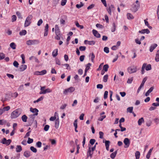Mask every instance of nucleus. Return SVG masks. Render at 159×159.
Returning a JSON list of instances; mask_svg holds the SVG:
<instances>
[{"label":"nucleus","instance_id":"obj_46","mask_svg":"<svg viewBox=\"0 0 159 159\" xmlns=\"http://www.w3.org/2000/svg\"><path fill=\"white\" fill-rule=\"evenodd\" d=\"M40 75H43L46 74L47 73V71L46 70H44L42 71H39Z\"/></svg>","mask_w":159,"mask_h":159},{"label":"nucleus","instance_id":"obj_2","mask_svg":"<svg viewBox=\"0 0 159 159\" xmlns=\"http://www.w3.org/2000/svg\"><path fill=\"white\" fill-rule=\"evenodd\" d=\"M128 72L130 74L135 73L137 70V68L136 66L132 65L129 66L127 69Z\"/></svg>","mask_w":159,"mask_h":159},{"label":"nucleus","instance_id":"obj_12","mask_svg":"<svg viewBox=\"0 0 159 159\" xmlns=\"http://www.w3.org/2000/svg\"><path fill=\"white\" fill-rule=\"evenodd\" d=\"M92 32L94 36L97 38H98L100 37V34L98 33V32L97 30H93Z\"/></svg>","mask_w":159,"mask_h":159},{"label":"nucleus","instance_id":"obj_31","mask_svg":"<svg viewBox=\"0 0 159 159\" xmlns=\"http://www.w3.org/2000/svg\"><path fill=\"white\" fill-rule=\"evenodd\" d=\"M147 77H144L143 79V81H142V82L141 84H140V85L141 86L143 87L144 85V84L145 83V82L147 80Z\"/></svg>","mask_w":159,"mask_h":159},{"label":"nucleus","instance_id":"obj_61","mask_svg":"<svg viewBox=\"0 0 159 159\" xmlns=\"http://www.w3.org/2000/svg\"><path fill=\"white\" fill-rule=\"evenodd\" d=\"M133 80V78H129V79H128L127 81V83L128 84H131Z\"/></svg>","mask_w":159,"mask_h":159},{"label":"nucleus","instance_id":"obj_45","mask_svg":"<svg viewBox=\"0 0 159 159\" xmlns=\"http://www.w3.org/2000/svg\"><path fill=\"white\" fill-rule=\"evenodd\" d=\"M157 106H155L152 105V106L149 108V110L150 111H152L153 110H154L156 108V107Z\"/></svg>","mask_w":159,"mask_h":159},{"label":"nucleus","instance_id":"obj_23","mask_svg":"<svg viewBox=\"0 0 159 159\" xmlns=\"http://www.w3.org/2000/svg\"><path fill=\"white\" fill-rule=\"evenodd\" d=\"M144 122V120L143 117L139 119L138 121V124L139 125H141Z\"/></svg>","mask_w":159,"mask_h":159},{"label":"nucleus","instance_id":"obj_51","mask_svg":"<svg viewBox=\"0 0 159 159\" xmlns=\"http://www.w3.org/2000/svg\"><path fill=\"white\" fill-rule=\"evenodd\" d=\"M18 95V94L17 92H15L12 93L11 94L12 97L14 98H16Z\"/></svg>","mask_w":159,"mask_h":159},{"label":"nucleus","instance_id":"obj_25","mask_svg":"<svg viewBox=\"0 0 159 159\" xmlns=\"http://www.w3.org/2000/svg\"><path fill=\"white\" fill-rule=\"evenodd\" d=\"M127 18L128 19H134V17L131 14L128 13L127 14Z\"/></svg>","mask_w":159,"mask_h":159},{"label":"nucleus","instance_id":"obj_55","mask_svg":"<svg viewBox=\"0 0 159 159\" xmlns=\"http://www.w3.org/2000/svg\"><path fill=\"white\" fill-rule=\"evenodd\" d=\"M10 107L9 106H7L6 107H5L3 108V109L4 110V111H8L10 110Z\"/></svg>","mask_w":159,"mask_h":159},{"label":"nucleus","instance_id":"obj_37","mask_svg":"<svg viewBox=\"0 0 159 159\" xmlns=\"http://www.w3.org/2000/svg\"><path fill=\"white\" fill-rule=\"evenodd\" d=\"M5 55L2 52H0V60L3 59L5 57Z\"/></svg>","mask_w":159,"mask_h":159},{"label":"nucleus","instance_id":"obj_47","mask_svg":"<svg viewBox=\"0 0 159 159\" xmlns=\"http://www.w3.org/2000/svg\"><path fill=\"white\" fill-rule=\"evenodd\" d=\"M16 14L17 15L18 18H19L22 19V16L21 14L20 13L19 11H17L16 12Z\"/></svg>","mask_w":159,"mask_h":159},{"label":"nucleus","instance_id":"obj_58","mask_svg":"<svg viewBox=\"0 0 159 159\" xmlns=\"http://www.w3.org/2000/svg\"><path fill=\"white\" fill-rule=\"evenodd\" d=\"M106 117V115L101 116L99 118L98 120L100 121H102Z\"/></svg>","mask_w":159,"mask_h":159},{"label":"nucleus","instance_id":"obj_9","mask_svg":"<svg viewBox=\"0 0 159 159\" xmlns=\"http://www.w3.org/2000/svg\"><path fill=\"white\" fill-rule=\"evenodd\" d=\"M144 65V69L148 71L151 70L152 66L150 64H147L146 63H144L143 64V66Z\"/></svg>","mask_w":159,"mask_h":159},{"label":"nucleus","instance_id":"obj_48","mask_svg":"<svg viewBox=\"0 0 159 159\" xmlns=\"http://www.w3.org/2000/svg\"><path fill=\"white\" fill-rule=\"evenodd\" d=\"M36 146L39 148L41 147L42 146V143L40 141L37 142L36 143Z\"/></svg>","mask_w":159,"mask_h":159},{"label":"nucleus","instance_id":"obj_60","mask_svg":"<svg viewBox=\"0 0 159 159\" xmlns=\"http://www.w3.org/2000/svg\"><path fill=\"white\" fill-rule=\"evenodd\" d=\"M43 20L42 19H40L38 22L37 25L39 26H40L41 24L43 23Z\"/></svg>","mask_w":159,"mask_h":159},{"label":"nucleus","instance_id":"obj_14","mask_svg":"<svg viewBox=\"0 0 159 159\" xmlns=\"http://www.w3.org/2000/svg\"><path fill=\"white\" fill-rule=\"evenodd\" d=\"M59 118H57L55 121V127L56 129H57L59 127Z\"/></svg>","mask_w":159,"mask_h":159},{"label":"nucleus","instance_id":"obj_33","mask_svg":"<svg viewBox=\"0 0 159 159\" xmlns=\"http://www.w3.org/2000/svg\"><path fill=\"white\" fill-rule=\"evenodd\" d=\"M109 68V66L108 65L106 64L103 66V70H104L105 71H107L108 69Z\"/></svg>","mask_w":159,"mask_h":159},{"label":"nucleus","instance_id":"obj_21","mask_svg":"<svg viewBox=\"0 0 159 159\" xmlns=\"http://www.w3.org/2000/svg\"><path fill=\"white\" fill-rule=\"evenodd\" d=\"M58 55V49H55L52 52V55L53 57H56Z\"/></svg>","mask_w":159,"mask_h":159},{"label":"nucleus","instance_id":"obj_13","mask_svg":"<svg viewBox=\"0 0 159 159\" xmlns=\"http://www.w3.org/2000/svg\"><path fill=\"white\" fill-rule=\"evenodd\" d=\"M139 33L141 34H144L146 33L147 34H148L150 33V32L148 29H147L142 30H139Z\"/></svg>","mask_w":159,"mask_h":159},{"label":"nucleus","instance_id":"obj_11","mask_svg":"<svg viewBox=\"0 0 159 159\" xmlns=\"http://www.w3.org/2000/svg\"><path fill=\"white\" fill-rule=\"evenodd\" d=\"M134 10L135 11L138 9L140 6L138 0H137L135 2V4L134 5Z\"/></svg>","mask_w":159,"mask_h":159},{"label":"nucleus","instance_id":"obj_53","mask_svg":"<svg viewBox=\"0 0 159 159\" xmlns=\"http://www.w3.org/2000/svg\"><path fill=\"white\" fill-rule=\"evenodd\" d=\"M99 138L101 139H103V136L104 135V133L103 132L100 131L99 132Z\"/></svg>","mask_w":159,"mask_h":159},{"label":"nucleus","instance_id":"obj_38","mask_svg":"<svg viewBox=\"0 0 159 159\" xmlns=\"http://www.w3.org/2000/svg\"><path fill=\"white\" fill-rule=\"evenodd\" d=\"M43 98V96H41L39 98H38L37 100L34 101V103H36V102H38L42 100Z\"/></svg>","mask_w":159,"mask_h":159},{"label":"nucleus","instance_id":"obj_64","mask_svg":"<svg viewBox=\"0 0 159 159\" xmlns=\"http://www.w3.org/2000/svg\"><path fill=\"white\" fill-rule=\"evenodd\" d=\"M95 142V140L94 139H91L90 140V143L92 145H93Z\"/></svg>","mask_w":159,"mask_h":159},{"label":"nucleus","instance_id":"obj_20","mask_svg":"<svg viewBox=\"0 0 159 159\" xmlns=\"http://www.w3.org/2000/svg\"><path fill=\"white\" fill-rule=\"evenodd\" d=\"M153 148H151L150 149L148 152V153L146 155V158L148 159H149V158L150 157V155H151V153L152 152V151L153 150Z\"/></svg>","mask_w":159,"mask_h":159},{"label":"nucleus","instance_id":"obj_26","mask_svg":"<svg viewBox=\"0 0 159 159\" xmlns=\"http://www.w3.org/2000/svg\"><path fill=\"white\" fill-rule=\"evenodd\" d=\"M117 153V151H116L111 153L110 155V157L112 159H114L115 158V157H116V155Z\"/></svg>","mask_w":159,"mask_h":159},{"label":"nucleus","instance_id":"obj_57","mask_svg":"<svg viewBox=\"0 0 159 159\" xmlns=\"http://www.w3.org/2000/svg\"><path fill=\"white\" fill-rule=\"evenodd\" d=\"M108 94V92L107 91H105L104 93V99H106L107 97V95Z\"/></svg>","mask_w":159,"mask_h":159},{"label":"nucleus","instance_id":"obj_43","mask_svg":"<svg viewBox=\"0 0 159 159\" xmlns=\"http://www.w3.org/2000/svg\"><path fill=\"white\" fill-rule=\"evenodd\" d=\"M108 78V75H104L103 78V80L104 82H106L107 81Z\"/></svg>","mask_w":159,"mask_h":159},{"label":"nucleus","instance_id":"obj_39","mask_svg":"<svg viewBox=\"0 0 159 159\" xmlns=\"http://www.w3.org/2000/svg\"><path fill=\"white\" fill-rule=\"evenodd\" d=\"M75 25L77 27L80 28V29H82L84 28L83 26L80 25L78 22H76Z\"/></svg>","mask_w":159,"mask_h":159},{"label":"nucleus","instance_id":"obj_36","mask_svg":"<svg viewBox=\"0 0 159 159\" xmlns=\"http://www.w3.org/2000/svg\"><path fill=\"white\" fill-rule=\"evenodd\" d=\"M90 56L91 57V60L93 62H94V59L95 58V55L93 53H92L91 54H90Z\"/></svg>","mask_w":159,"mask_h":159},{"label":"nucleus","instance_id":"obj_42","mask_svg":"<svg viewBox=\"0 0 159 159\" xmlns=\"http://www.w3.org/2000/svg\"><path fill=\"white\" fill-rule=\"evenodd\" d=\"M133 110V107H130L128 108L127 109V111L130 113H132Z\"/></svg>","mask_w":159,"mask_h":159},{"label":"nucleus","instance_id":"obj_4","mask_svg":"<svg viewBox=\"0 0 159 159\" xmlns=\"http://www.w3.org/2000/svg\"><path fill=\"white\" fill-rule=\"evenodd\" d=\"M96 148V145H94L93 147H89V150L87 152V157L90 156L91 158L92 157V155L93 154V151L95 150Z\"/></svg>","mask_w":159,"mask_h":159},{"label":"nucleus","instance_id":"obj_50","mask_svg":"<svg viewBox=\"0 0 159 159\" xmlns=\"http://www.w3.org/2000/svg\"><path fill=\"white\" fill-rule=\"evenodd\" d=\"M67 2V0H62L61 2V5L64 6L66 5Z\"/></svg>","mask_w":159,"mask_h":159},{"label":"nucleus","instance_id":"obj_40","mask_svg":"<svg viewBox=\"0 0 159 159\" xmlns=\"http://www.w3.org/2000/svg\"><path fill=\"white\" fill-rule=\"evenodd\" d=\"M21 57L22 59V63L23 64H24L25 63V56L24 54H22L21 55Z\"/></svg>","mask_w":159,"mask_h":159},{"label":"nucleus","instance_id":"obj_34","mask_svg":"<svg viewBox=\"0 0 159 159\" xmlns=\"http://www.w3.org/2000/svg\"><path fill=\"white\" fill-rule=\"evenodd\" d=\"M31 23V22L26 20L24 24L25 27H26L30 25Z\"/></svg>","mask_w":159,"mask_h":159},{"label":"nucleus","instance_id":"obj_15","mask_svg":"<svg viewBox=\"0 0 159 159\" xmlns=\"http://www.w3.org/2000/svg\"><path fill=\"white\" fill-rule=\"evenodd\" d=\"M157 46L156 43H154L152 44L150 47L149 50L150 52H152L154 49Z\"/></svg>","mask_w":159,"mask_h":159},{"label":"nucleus","instance_id":"obj_30","mask_svg":"<svg viewBox=\"0 0 159 159\" xmlns=\"http://www.w3.org/2000/svg\"><path fill=\"white\" fill-rule=\"evenodd\" d=\"M27 32L25 30H22L21 31H20L19 33V34L20 35H24L26 34Z\"/></svg>","mask_w":159,"mask_h":159},{"label":"nucleus","instance_id":"obj_49","mask_svg":"<svg viewBox=\"0 0 159 159\" xmlns=\"http://www.w3.org/2000/svg\"><path fill=\"white\" fill-rule=\"evenodd\" d=\"M7 121L4 120H0V125H3L4 124L6 123Z\"/></svg>","mask_w":159,"mask_h":159},{"label":"nucleus","instance_id":"obj_6","mask_svg":"<svg viewBox=\"0 0 159 159\" xmlns=\"http://www.w3.org/2000/svg\"><path fill=\"white\" fill-rule=\"evenodd\" d=\"M39 43V41L36 39L29 40L26 41V43L28 45H31L35 44H37Z\"/></svg>","mask_w":159,"mask_h":159},{"label":"nucleus","instance_id":"obj_19","mask_svg":"<svg viewBox=\"0 0 159 159\" xmlns=\"http://www.w3.org/2000/svg\"><path fill=\"white\" fill-rule=\"evenodd\" d=\"M55 31L56 35L60 33V29L58 25H56L55 26Z\"/></svg>","mask_w":159,"mask_h":159},{"label":"nucleus","instance_id":"obj_52","mask_svg":"<svg viewBox=\"0 0 159 159\" xmlns=\"http://www.w3.org/2000/svg\"><path fill=\"white\" fill-rule=\"evenodd\" d=\"M33 142V140L32 139H31L30 138H28V140L27 143L29 144H30L32 143Z\"/></svg>","mask_w":159,"mask_h":159},{"label":"nucleus","instance_id":"obj_24","mask_svg":"<svg viewBox=\"0 0 159 159\" xmlns=\"http://www.w3.org/2000/svg\"><path fill=\"white\" fill-rule=\"evenodd\" d=\"M22 150V147L20 145H17L16 148V151L17 152H20Z\"/></svg>","mask_w":159,"mask_h":159},{"label":"nucleus","instance_id":"obj_44","mask_svg":"<svg viewBox=\"0 0 159 159\" xmlns=\"http://www.w3.org/2000/svg\"><path fill=\"white\" fill-rule=\"evenodd\" d=\"M32 17V16L31 15H29L27 17L26 20H27L28 21H30L31 22V20Z\"/></svg>","mask_w":159,"mask_h":159},{"label":"nucleus","instance_id":"obj_41","mask_svg":"<svg viewBox=\"0 0 159 159\" xmlns=\"http://www.w3.org/2000/svg\"><path fill=\"white\" fill-rule=\"evenodd\" d=\"M30 149L34 152L36 153L37 152V149L33 146H31L30 147Z\"/></svg>","mask_w":159,"mask_h":159},{"label":"nucleus","instance_id":"obj_63","mask_svg":"<svg viewBox=\"0 0 159 159\" xmlns=\"http://www.w3.org/2000/svg\"><path fill=\"white\" fill-rule=\"evenodd\" d=\"M118 46H117L116 45H115V46H113L112 47H111V49L113 50H117L118 48Z\"/></svg>","mask_w":159,"mask_h":159},{"label":"nucleus","instance_id":"obj_32","mask_svg":"<svg viewBox=\"0 0 159 159\" xmlns=\"http://www.w3.org/2000/svg\"><path fill=\"white\" fill-rule=\"evenodd\" d=\"M113 27L111 29V31L112 32H114L116 30V26L115 23H114L112 24Z\"/></svg>","mask_w":159,"mask_h":159},{"label":"nucleus","instance_id":"obj_8","mask_svg":"<svg viewBox=\"0 0 159 159\" xmlns=\"http://www.w3.org/2000/svg\"><path fill=\"white\" fill-rule=\"evenodd\" d=\"M11 142V139L7 140L6 138H4L2 140V141L1 142L3 144H6L7 145H8L10 144Z\"/></svg>","mask_w":159,"mask_h":159},{"label":"nucleus","instance_id":"obj_62","mask_svg":"<svg viewBox=\"0 0 159 159\" xmlns=\"http://www.w3.org/2000/svg\"><path fill=\"white\" fill-rule=\"evenodd\" d=\"M96 26L97 28H98L100 29H102L103 28V26L102 25L99 24H97L96 25Z\"/></svg>","mask_w":159,"mask_h":159},{"label":"nucleus","instance_id":"obj_3","mask_svg":"<svg viewBox=\"0 0 159 159\" xmlns=\"http://www.w3.org/2000/svg\"><path fill=\"white\" fill-rule=\"evenodd\" d=\"M45 86L41 87L40 88L41 91L39 93L40 94H45L47 93H49L52 92V90L49 88L45 89Z\"/></svg>","mask_w":159,"mask_h":159},{"label":"nucleus","instance_id":"obj_1","mask_svg":"<svg viewBox=\"0 0 159 159\" xmlns=\"http://www.w3.org/2000/svg\"><path fill=\"white\" fill-rule=\"evenodd\" d=\"M21 112L20 110L17 109L12 111L11 115V119H15L18 117L20 114Z\"/></svg>","mask_w":159,"mask_h":159},{"label":"nucleus","instance_id":"obj_59","mask_svg":"<svg viewBox=\"0 0 159 159\" xmlns=\"http://www.w3.org/2000/svg\"><path fill=\"white\" fill-rule=\"evenodd\" d=\"M104 51L106 53L109 52V48L108 47H105L104 48Z\"/></svg>","mask_w":159,"mask_h":159},{"label":"nucleus","instance_id":"obj_28","mask_svg":"<svg viewBox=\"0 0 159 159\" xmlns=\"http://www.w3.org/2000/svg\"><path fill=\"white\" fill-rule=\"evenodd\" d=\"M91 66V64L90 63H88L86 66V67L85 70V73H86L87 71L89 70L90 68V66Z\"/></svg>","mask_w":159,"mask_h":159},{"label":"nucleus","instance_id":"obj_7","mask_svg":"<svg viewBox=\"0 0 159 159\" xmlns=\"http://www.w3.org/2000/svg\"><path fill=\"white\" fill-rule=\"evenodd\" d=\"M124 143L125 144L124 147L125 148H127L129 147L130 143V141L128 138H125L124 139Z\"/></svg>","mask_w":159,"mask_h":159},{"label":"nucleus","instance_id":"obj_17","mask_svg":"<svg viewBox=\"0 0 159 159\" xmlns=\"http://www.w3.org/2000/svg\"><path fill=\"white\" fill-rule=\"evenodd\" d=\"M27 66L25 65H22L20 67L19 69L20 71H22L25 70Z\"/></svg>","mask_w":159,"mask_h":159},{"label":"nucleus","instance_id":"obj_35","mask_svg":"<svg viewBox=\"0 0 159 159\" xmlns=\"http://www.w3.org/2000/svg\"><path fill=\"white\" fill-rule=\"evenodd\" d=\"M27 119V117L25 115H23L21 117L22 121L24 122H26Z\"/></svg>","mask_w":159,"mask_h":159},{"label":"nucleus","instance_id":"obj_10","mask_svg":"<svg viewBox=\"0 0 159 159\" xmlns=\"http://www.w3.org/2000/svg\"><path fill=\"white\" fill-rule=\"evenodd\" d=\"M30 111L31 112L34 113V115L37 116L38 115L39 110L37 109L31 107L30 108Z\"/></svg>","mask_w":159,"mask_h":159},{"label":"nucleus","instance_id":"obj_29","mask_svg":"<svg viewBox=\"0 0 159 159\" xmlns=\"http://www.w3.org/2000/svg\"><path fill=\"white\" fill-rule=\"evenodd\" d=\"M140 153L139 151H137L135 153V156L136 159H139L140 157Z\"/></svg>","mask_w":159,"mask_h":159},{"label":"nucleus","instance_id":"obj_16","mask_svg":"<svg viewBox=\"0 0 159 159\" xmlns=\"http://www.w3.org/2000/svg\"><path fill=\"white\" fill-rule=\"evenodd\" d=\"M153 89L154 87H151L145 93V96L147 97L149 95L150 93L153 91Z\"/></svg>","mask_w":159,"mask_h":159},{"label":"nucleus","instance_id":"obj_56","mask_svg":"<svg viewBox=\"0 0 159 159\" xmlns=\"http://www.w3.org/2000/svg\"><path fill=\"white\" fill-rule=\"evenodd\" d=\"M49 128V126L48 125H46L44 128V129L45 131H47L48 130Z\"/></svg>","mask_w":159,"mask_h":159},{"label":"nucleus","instance_id":"obj_18","mask_svg":"<svg viewBox=\"0 0 159 159\" xmlns=\"http://www.w3.org/2000/svg\"><path fill=\"white\" fill-rule=\"evenodd\" d=\"M23 155L26 157H29L30 156V152L29 151H25Z\"/></svg>","mask_w":159,"mask_h":159},{"label":"nucleus","instance_id":"obj_54","mask_svg":"<svg viewBox=\"0 0 159 159\" xmlns=\"http://www.w3.org/2000/svg\"><path fill=\"white\" fill-rule=\"evenodd\" d=\"M13 65L16 67H18L19 65L18 62L16 61H14L13 63Z\"/></svg>","mask_w":159,"mask_h":159},{"label":"nucleus","instance_id":"obj_5","mask_svg":"<svg viewBox=\"0 0 159 159\" xmlns=\"http://www.w3.org/2000/svg\"><path fill=\"white\" fill-rule=\"evenodd\" d=\"M75 90V89L73 87H71L67 89H65L63 92L64 95H67L69 93H71L73 92Z\"/></svg>","mask_w":159,"mask_h":159},{"label":"nucleus","instance_id":"obj_22","mask_svg":"<svg viewBox=\"0 0 159 159\" xmlns=\"http://www.w3.org/2000/svg\"><path fill=\"white\" fill-rule=\"evenodd\" d=\"M155 60L157 62L159 61V49L157 51L156 55Z\"/></svg>","mask_w":159,"mask_h":159},{"label":"nucleus","instance_id":"obj_27","mask_svg":"<svg viewBox=\"0 0 159 159\" xmlns=\"http://www.w3.org/2000/svg\"><path fill=\"white\" fill-rule=\"evenodd\" d=\"M10 46L13 49H15L16 48V44L13 42L11 43L10 45Z\"/></svg>","mask_w":159,"mask_h":159}]
</instances>
